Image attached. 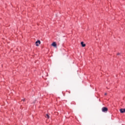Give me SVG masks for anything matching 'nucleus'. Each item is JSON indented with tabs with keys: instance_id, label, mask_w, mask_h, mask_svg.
Segmentation results:
<instances>
[{
	"instance_id": "nucleus-1",
	"label": "nucleus",
	"mask_w": 125,
	"mask_h": 125,
	"mask_svg": "<svg viewBox=\"0 0 125 125\" xmlns=\"http://www.w3.org/2000/svg\"><path fill=\"white\" fill-rule=\"evenodd\" d=\"M102 111L104 113H106V112L108 111V108L107 107H103L102 109Z\"/></svg>"
},
{
	"instance_id": "nucleus-2",
	"label": "nucleus",
	"mask_w": 125,
	"mask_h": 125,
	"mask_svg": "<svg viewBox=\"0 0 125 125\" xmlns=\"http://www.w3.org/2000/svg\"><path fill=\"white\" fill-rule=\"evenodd\" d=\"M36 46H39V44H41V41L40 40L37 41L36 42Z\"/></svg>"
},
{
	"instance_id": "nucleus-3",
	"label": "nucleus",
	"mask_w": 125,
	"mask_h": 125,
	"mask_svg": "<svg viewBox=\"0 0 125 125\" xmlns=\"http://www.w3.org/2000/svg\"><path fill=\"white\" fill-rule=\"evenodd\" d=\"M120 112L122 113H125V108H122L120 109Z\"/></svg>"
},
{
	"instance_id": "nucleus-4",
	"label": "nucleus",
	"mask_w": 125,
	"mask_h": 125,
	"mask_svg": "<svg viewBox=\"0 0 125 125\" xmlns=\"http://www.w3.org/2000/svg\"><path fill=\"white\" fill-rule=\"evenodd\" d=\"M52 46H54V47H56L57 44H56V42H53L52 44Z\"/></svg>"
},
{
	"instance_id": "nucleus-5",
	"label": "nucleus",
	"mask_w": 125,
	"mask_h": 125,
	"mask_svg": "<svg viewBox=\"0 0 125 125\" xmlns=\"http://www.w3.org/2000/svg\"><path fill=\"white\" fill-rule=\"evenodd\" d=\"M81 45H82V46L83 47H84L85 46V44L83 43V42H82L81 43Z\"/></svg>"
},
{
	"instance_id": "nucleus-6",
	"label": "nucleus",
	"mask_w": 125,
	"mask_h": 125,
	"mask_svg": "<svg viewBox=\"0 0 125 125\" xmlns=\"http://www.w3.org/2000/svg\"><path fill=\"white\" fill-rule=\"evenodd\" d=\"M45 117L47 118V119H49V115H48V114H46V116Z\"/></svg>"
},
{
	"instance_id": "nucleus-7",
	"label": "nucleus",
	"mask_w": 125,
	"mask_h": 125,
	"mask_svg": "<svg viewBox=\"0 0 125 125\" xmlns=\"http://www.w3.org/2000/svg\"><path fill=\"white\" fill-rule=\"evenodd\" d=\"M120 54H121L120 53H118V54H117V55H120Z\"/></svg>"
},
{
	"instance_id": "nucleus-8",
	"label": "nucleus",
	"mask_w": 125,
	"mask_h": 125,
	"mask_svg": "<svg viewBox=\"0 0 125 125\" xmlns=\"http://www.w3.org/2000/svg\"><path fill=\"white\" fill-rule=\"evenodd\" d=\"M104 95H107V93H105Z\"/></svg>"
},
{
	"instance_id": "nucleus-9",
	"label": "nucleus",
	"mask_w": 125,
	"mask_h": 125,
	"mask_svg": "<svg viewBox=\"0 0 125 125\" xmlns=\"http://www.w3.org/2000/svg\"><path fill=\"white\" fill-rule=\"evenodd\" d=\"M23 101H25V100L24 99V100H23Z\"/></svg>"
}]
</instances>
